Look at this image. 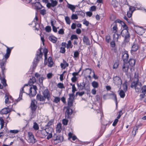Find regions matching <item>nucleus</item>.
<instances>
[{
  "instance_id": "1",
  "label": "nucleus",
  "mask_w": 146,
  "mask_h": 146,
  "mask_svg": "<svg viewBox=\"0 0 146 146\" xmlns=\"http://www.w3.org/2000/svg\"><path fill=\"white\" fill-rule=\"evenodd\" d=\"M120 23L124 29L121 32V34L122 36L124 38V41L125 43H128L129 42L130 39V35L129 34L128 27L126 24L123 21H121L119 19H117L113 23L114 26L112 28L113 31L116 33L117 32V25L116 23Z\"/></svg>"
},
{
  "instance_id": "2",
  "label": "nucleus",
  "mask_w": 146,
  "mask_h": 146,
  "mask_svg": "<svg viewBox=\"0 0 146 146\" xmlns=\"http://www.w3.org/2000/svg\"><path fill=\"white\" fill-rule=\"evenodd\" d=\"M41 48H40L39 49V51L37 52V54L36 55V57L34 60L33 62V68H36L37 65V64L39 61V58H41L43 55V54L41 51Z\"/></svg>"
},
{
  "instance_id": "3",
  "label": "nucleus",
  "mask_w": 146,
  "mask_h": 146,
  "mask_svg": "<svg viewBox=\"0 0 146 146\" xmlns=\"http://www.w3.org/2000/svg\"><path fill=\"white\" fill-rule=\"evenodd\" d=\"M37 90V88L36 85H32L30 88L29 93L27 94L29 95L30 97H33L35 96L36 94V90Z\"/></svg>"
},
{
  "instance_id": "4",
  "label": "nucleus",
  "mask_w": 146,
  "mask_h": 146,
  "mask_svg": "<svg viewBox=\"0 0 146 146\" xmlns=\"http://www.w3.org/2000/svg\"><path fill=\"white\" fill-rule=\"evenodd\" d=\"M37 103L36 101L35 100H33L31 101L30 106L31 110L32 111V112L33 114L35 111L36 109L37 106L36 104H35Z\"/></svg>"
},
{
  "instance_id": "5",
  "label": "nucleus",
  "mask_w": 146,
  "mask_h": 146,
  "mask_svg": "<svg viewBox=\"0 0 146 146\" xmlns=\"http://www.w3.org/2000/svg\"><path fill=\"white\" fill-rule=\"evenodd\" d=\"M122 58L123 59V63H127L129 57L128 52L125 51L122 52Z\"/></svg>"
},
{
  "instance_id": "6",
  "label": "nucleus",
  "mask_w": 146,
  "mask_h": 146,
  "mask_svg": "<svg viewBox=\"0 0 146 146\" xmlns=\"http://www.w3.org/2000/svg\"><path fill=\"white\" fill-rule=\"evenodd\" d=\"M6 60H1L0 61V65L1 69V72L2 74L4 76L5 70H6L5 68L6 64Z\"/></svg>"
},
{
  "instance_id": "7",
  "label": "nucleus",
  "mask_w": 146,
  "mask_h": 146,
  "mask_svg": "<svg viewBox=\"0 0 146 146\" xmlns=\"http://www.w3.org/2000/svg\"><path fill=\"white\" fill-rule=\"evenodd\" d=\"M42 94L45 99H46L48 101L50 100V95L49 91L48 89L45 90L42 92Z\"/></svg>"
},
{
  "instance_id": "8",
  "label": "nucleus",
  "mask_w": 146,
  "mask_h": 146,
  "mask_svg": "<svg viewBox=\"0 0 146 146\" xmlns=\"http://www.w3.org/2000/svg\"><path fill=\"white\" fill-rule=\"evenodd\" d=\"M73 112L72 109L69 107H67L65 112L66 118L67 119L70 118V116Z\"/></svg>"
},
{
  "instance_id": "9",
  "label": "nucleus",
  "mask_w": 146,
  "mask_h": 146,
  "mask_svg": "<svg viewBox=\"0 0 146 146\" xmlns=\"http://www.w3.org/2000/svg\"><path fill=\"white\" fill-rule=\"evenodd\" d=\"M113 80L115 84L116 85H121L122 84L121 80L119 76H116L114 77Z\"/></svg>"
},
{
  "instance_id": "10",
  "label": "nucleus",
  "mask_w": 146,
  "mask_h": 146,
  "mask_svg": "<svg viewBox=\"0 0 146 146\" xmlns=\"http://www.w3.org/2000/svg\"><path fill=\"white\" fill-rule=\"evenodd\" d=\"M58 2L56 0L54 1L51 3H48L46 4V6L48 8H50V7H54L56 6Z\"/></svg>"
},
{
  "instance_id": "11",
  "label": "nucleus",
  "mask_w": 146,
  "mask_h": 146,
  "mask_svg": "<svg viewBox=\"0 0 146 146\" xmlns=\"http://www.w3.org/2000/svg\"><path fill=\"white\" fill-rule=\"evenodd\" d=\"M11 112V110L8 108H5L2 109L0 112L2 114H5Z\"/></svg>"
},
{
  "instance_id": "12",
  "label": "nucleus",
  "mask_w": 146,
  "mask_h": 146,
  "mask_svg": "<svg viewBox=\"0 0 146 146\" xmlns=\"http://www.w3.org/2000/svg\"><path fill=\"white\" fill-rule=\"evenodd\" d=\"M138 49V45L137 42L133 43L131 48V51L133 52L136 51Z\"/></svg>"
},
{
  "instance_id": "13",
  "label": "nucleus",
  "mask_w": 146,
  "mask_h": 146,
  "mask_svg": "<svg viewBox=\"0 0 146 146\" xmlns=\"http://www.w3.org/2000/svg\"><path fill=\"white\" fill-rule=\"evenodd\" d=\"M83 41L84 43L86 45H90V41L88 36H84L83 38Z\"/></svg>"
},
{
  "instance_id": "14",
  "label": "nucleus",
  "mask_w": 146,
  "mask_h": 146,
  "mask_svg": "<svg viewBox=\"0 0 146 146\" xmlns=\"http://www.w3.org/2000/svg\"><path fill=\"white\" fill-rule=\"evenodd\" d=\"M114 33L113 35V39L115 41H117L118 39L120 38L121 37V33L119 34L116 33L115 32H114Z\"/></svg>"
},
{
  "instance_id": "15",
  "label": "nucleus",
  "mask_w": 146,
  "mask_h": 146,
  "mask_svg": "<svg viewBox=\"0 0 146 146\" xmlns=\"http://www.w3.org/2000/svg\"><path fill=\"white\" fill-rule=\"evenodd\" d=\"M129 69V65L127 63H123L122 66V70L123 72H127Z\"/></svg>"
},
{
  "instance_id": "16",
  "label": "nucleus",
  "mask_w": 146,
  "mask_h": 146,
  "mask_svg": "<svg viewBox=\"0 0 146 146\" xmlns=\"http://www.w3.org/2000/svg\"><path fill=\"white\" fill-rule=\"evenodd\" d=\"M36 100L40 101H44L45 99L43 96L40 94H38L36 96Z\"/></svg>"
},
{
  "instance_id": "17",
  "label": "nucleus",
  "mask_w": 146,
  "mask_h": 146,
  "mask_svg": "<svg viewBox=\"0 0 146 146\" xmlns=\"http://www.w3.org/2000/svg\"><path fill=\"white\" fill-rule=\"evenodd\" d=\"M82 84V85L81 83H80V84L77 83L78 89L80 90H82L85 88V84L84 83V82H83Z\"/></svg>"
},
{
  "instance_id": "18",
  "label": "nucleus",
  "mask_w": 146,
  "mask_h": 146,
  "mask_svg": "<svg viewBox=\"0 0 146 146\" xmlns=\"http://www.w3.org/2000/svg\"><path fill=\"white\" fill-rule=\"evenodd\" d=\"M63 63H61L60 65L62 68L65 69L66 67L68 66L69 64L64 59L63 60Z\"/></svg>"
},
{
  "instance_id": "19",
  "label": "nucleus",
  "mask_w": 146,
  "mask_h": 146,
  "mask_svg": "<svg viewBox=\"0 0 146 146\" xmlns=\"http://www.w3.org/2000/svg\"><path fill=\"white\" fill-rule=\"evenodd\" d=\"M36 81V79L35 77H32V78L30 79L28 82V84L30 86H32L33 84Z\"/></svg>"
},
{
  "instance_id": "20",
  "label": "nucleus",
  "mask_w": 146,
  "mask_h": 146,
  "mask_svg": "<svg viewBox=\"0 0 146 146\" xmlns=\"http://www.w3.org/2000/svg\"><path fill=\"white\" fill-rule=\"evenodd\" d=\"M138 81H139V79L138 78H137L136 81H133L131 82L130 86L132 88H135L137 86V82Z\"/></svg>"
},
{
  "instance_id": "21",
  "label": "nucleus",
  "mask_w": 146,
  "mask_h": 146,
  "mask_svg": "<svg viewBox=\"0 0 146 146\" xmlns=\"http://www.w3.org/2000/svg\"><path fill=\"white\" fill-rule=\"evenodd\" d=\"M128 63L131 66L133 67L135 64V60L133 59L130 58L128 61Z\"/></svg>"
},
{
  "instance_id": "22",
  "label": "nucleus",
  "mask_w": 146,
  "mask_h": 146,
  "mask_svg": "<svg viewBox=\"0 0 146 146\" xmlns=\"http://www.w3.org/2000/svg\"><path fill=\"white\" fill-rule=\"evenodd\" d=\"M48 39L53 43H55L57 40V38L53 36H50L49 37Z\"/></svg>"
},
{
  "instance_id": "23",
  "label": "nucleus",
  "mask_w": 146,
  "mask_h": 146,
  "mask_svg": "<svg viewBox=\"0 0 146 146\" xmlns=\"http://www.w3.org/2000/svg\"><path fill=\"white\" fill-rule=\"evenodd\" d=\"M78 7V6H75L74 5H72L71 4H70L68 3H67V7H68L70 9L72 10V11L73 12H74V9L76 8V7Z\"/></svg>"
},
{
  "instance_id": "24",
  "label": "nucleus",
  "mask_w": 146,
  "mask_h": 146,
  "mask_svg": "<svg viewBox=\"0 0 146 146\" xmlns=\"http://www.w3.org/2000/svg\"><path fill=\"white\" fill-rule=\"evenodd\" d=\"M48 61L49 62V64L48 65V66L50 67H52L53 64V62L52 58L50 56L48 58Z\"/></svg>"
},
{
  "instance_id": "25",
  "label": "nucleus",
  "mask_w": 146,
  "mask_h": 146,
  "mask_svg": "<svg viewBox=\"0 0 146 146\" xmlns=\"http://www.w3.org/2000/svg\"><path fill=\"white\" fill-rule=\"evenodd\" d=\"M92 85L94 88H97L99 86L98 83L95 81H94L92 82Z\"/></svg>"
},
{
  "instance_id": "26",
  "label": "nucleus",
  "mask_w": 146,
  "mask_h": 146,
  "mask_svg": "<svg viewBox=\"0 0 146 146\" xmlns=\"http://www.w3.org/2000/svg\"><path fill=\"white\" fill-rule=\"evenodd\" d=\"M42 6L40 4V2H36L35 3V9L36 10H39L41 9V8L40 7V6Z\"/></svg>"
},
{
  "instance_id": "27",
  "label": "nucleus",
  "mask_w": 146,
  "mask_h": 146,
  "mask_svg": "<svg viewBox=\"0 0 146 146\" xmlns=\"http://www.w3.org/2000/svg\"><path fill=\"white\" fill-rule=\"evenodd\" d=\"M111 4L114 7H116L118 6V3L116 0H112L111 1Z\"/></svg>"
},
{
  "instance_id": "28",
  "label": "nucleus",
  "mask_w": 146,
  "mask_h": 146,
  "mask_svg": "<svg viewBox=\"0 0 146 146\" xmlns=\"http://www.w3.org/2000/svg\"><path fill=\"white\" fill-rule=\"evenodd\" d=\"M44 129L45 130V131H46V132L47 133V135L48 134V133H52L53 130L52 128L50 127H46L45 129Z\"/></svg>"
},
{
  "instance_id": "29",
  "label": "nucleus",
  "mask_w": 146,
  "mask_h": 146,
  "mask_svg": "<svg viewBox=\"0 0 146 146\" xmlns=\"http://www.w3.org/2000/svg\"><path fill=\"white\" fill-rule=\"evenodd\" d=\"M29 140L30 141L31 143H35L36 141V139L34 138V136H31V138H29Z\"/></svg>"
},
{
  "instance_id": "30",
  "label": "nucleus",
  "mask_w": 146,
  "mask_h": 146,
  "mask_svg": "<svg viewBox=\"0 0 146 146\" xmlns=\"http://www.w3.org/2000/svg\"><path fill=\"white\" fill-rule=\"evenodd\" d=\"M76 12L77 13V14L78 15H80L83 17H84L85 15V13L82 11H76Z\"/></svg>"
},
{
  "instance_id": "31",
  "label": "nucleus",
  "mask_w": 146,
  "mask_h": 146,
  "mask_svg": "<svg viewBox=\"0 0 146 146\" xmlns=\"http://www.w3.org/2000/svg\"><path fill=\"white\" fill-rule=\"evenodd\" d=\"M119 95L121 98H123L125 96V94L123 90H121L119 92Z\"/></svg>"
},
{
  "instance_id": "32",
  "label": "nucleus",
  "mask_w": 146,
  "mask_h": 146,
  "mask_svg": "<svg viewBox=\"0 0 146 146\" xmlns=\"http://www.w3.org/2000/svg\"><path fill=\"white\" fill-rule=\"evenodd\" d=\"M127 83V82L126 81H125L123 84V86H124L123 90L125 92H126L127 90L128 87Z\"/></svg>"
},
{
  "instance_id": "33",
  "label": "nucleus",
  "mask_w": 146,
  "mask_h": 146,
  "mask_svg": "<svg viewBox=\"0 0 146 146\" xmlns=\"http://www.w3.org/2000/svg\"><path fill=\"white\" fill-rule=\"evenodd\" d=\"M23 93H25V92H20L19 95V97L17 100V103L22 99Z\"/></svg>"
},
{
  "instance_id": "34",
  "label": "nucleus",
  "mask_w": 146,
  "mask_h": 146,
  "mask_svg": "<svg viewBox=\"0 0 146 146\" xmlns=\"http://www.w3.org/2000/svg\"><path fill=\"white\" fill-rule=\"evenodd\" d=\"M34 129L35 130H38L39 129V127L38 125L36 122H35L34 123V125L33 127Z\"/></svg>"
},
{
  "instance_id": "35",
  "label": "nucleus",
  "mask_w": 146,
  "mask_h": 146,
  "mask_svg": "<svg viewBox=\"0 0 146 146\" xmlns=\"http://www.w3.org/2000/svg\"><path fill=\"white\" fill-rule=\"evenodd\" d=\"M141 92L142 93H146V86L144 85L141 88Z\"/></svg>"
},
{
  "instance_id": "36",
  "label": "nucleus",
  "mask_w": 146,
  "mask_h": 146,
  "mask_svg": "<svg viewBox=\"0 0 146 146\" xmlns=\"http://www.w3.org/2000/svg\"><path fill=\"white\" fill-rule=\"evenodd\" d=\"M138 129V128L136 127H134L133 128V131H132V133L134 136H135L136 135V132L137 131Z\"/></svg>"
},
{
  "instance_id": "37",
  "label": "nucleus",
  "mask_w": 146,
  "mask_h": 146,
  "mask_svg": "<svg viewBox=\"0 0 146 146\" xmlns=\"http://www.w3.org/2000/svg\"><path fill=\"white\" fill-rule=\"evenodd\" d=\"M60 125V124L59 125L58 124L56 128V131L59 133L61 131V128Z\"/></svg>"
},
{
  "instance_id": "38",
  "label": "nucleus",
  "mask_w": 146,
  "mask_h": 146,
  "mask_svg": "<svg viewBox=\"0 0 146 146\" xmlns=\"http://www.w3.org/2000/svg\"><path fill=\"white\" fill-rule=\"evenodd\" d=\"M40 132L41 134L43 135V137H45L47 135V134L46 132V131H45L44 129H43L42 130H41Z\"/></svg>"
},
{
  "instance_id": "39",
  "label": "nucleus",
  "mask_w": 146,
  "mask_h": 146,
  "mask_svg": "<svg viewBox=\"0 0 146 146\" xmlns=\"http://www.w3.org/2000/svg\"><path fill=\"white\" fill-rule=\"evenodd\" d=\"M3 78L2 80V83L5 87L7 86V84L6 83V80L5 78V76H4L3 75Z\"/></svg>"
},
{
  "instance_id": "40",
  "label": "nucleus",
  "mask_w": 146,
  "mask_h": 146,
  "mask_svg": "<svg viewBox=\"0 0 146 146\" xmlns=\"http://www.w3.org/2000/svg\"><path fill=\"white\" fill-rule=\"evenodd\" d=\"M73 104V100L68 99V106L71 107L72 106Z\"/></svg>"
},
{
  "instance_id": "41",
  "label": "nucleus",
  "mask_w": 146,
  "mask_h": 146,
  "mask_svg": "<svg viewBox=\"0 0 146 146\" xmlns=\"http://www.w3.org/2000/svg\"><path fill=\"white\" fill-rule=\"evenodd\" d=\"M45 29L46 31L48 33L50 32L51 31V27L49 26H47Z\"/></svg>"
},
{
  "instance_id": "42",
  "label": "nucleus",
  "mask_w": 146,
  "mask_h": 146,
  "mask_svg": "<svg viewBox=\"0 0 146 146\" xmlns=\"http://www.w3.org/2000/svg\"><path fill=\"white\" fill-rule=\"evenodd\" d=\"M58 140L60 142H61L63 141L64 138L63 136L59 135H58Z\"/></svg>"
},
{
  "instance_id": "43",
  "label": "nucleus",
  "mask_w": 146,
  "mask_h": 146,
  "mask_svg": "<svg viewBox=\"0 0 146 146\" xmlns=\"http://www.w3.org/2000/svg\"><path fill=\"white\" fill-rule=\"evenodd\" d=\"M57 86L58 88L61 89L64 88L63 84L61 83H58V84Z\"/></svg>"
},
{
  "instance_id": "44",
  "label": "nucleus",
  "mask_w": 146,
  "mask_h": 146,
  "mask_svg": "<svg viewBox=\"0 0 146 146\" xmlns=\"http://www.w3.org/2000/svg\"><path fill=\"white\" fill-rule=\"evenodd\" d=\"M114 97V100L116 102V106H117V98L116 95V94H114V93H113L111 94Z\"/></svg>"
},
{
  "instance_id": "45",
  "label": "nucleus",
  "mask_w": 146,
  "mask_h": 146,
  "mask_svg": "<svg viewBox=\"0 0 146 146\" xmlns=\"http://www.w3.org/2000/svg\"><path fill=\"white\" fill-rule=\"evenodd\" d=\"M70 39L71 40H72L74 39H78V37L76 35H72L71 36Z\"/></svg>"
},
{
  "instance_id": "46",
  "label": "nucleus",
  "mask_w": 146,
  "mask_h": 146,
  "mask_svg": "<svg viewBox=\"0 0 146 146\" xmlns=\"http://www.w3.org/2000/svg\"><path fill=\"white\" fill-rule=\"evenodd\" d=\"M65 19L66 23L68 25H70V21L69 17L68 16H66L65 17Z\"/></svg>"
},
{
  "instance_id": "47",
  "label": "nucleus",
  "mask_w": 146,
  "mask_h": 146,
  "mask_svg": "<svg viewBox=\"0 0 146 146\" xmlns=\"http://www.w3.org/2000/svg\"><path fill=\"white\" fill-rule=\"evenodd\" d=\"M69 98L68 99L69 100H73L74 99V94L72 93V94H69Z\"/></svg>"
},
{
  "instance_id": "48",
  "label": "nucleus",
  "mask_w": 146,
  "mask_h": 146,
  "mask_svg": "<svg viewBox=\"0 0 146 146\" xmlns=\"http://www.w3.org/2000/svg\"><path fill=\"white\" fill-rule=\"evenodd\" d=\"M68 121L67 120L65 119H64L62 120V123L64 125H66L68 124Z\"/></svg>"
},
{
  "instance_id": "49",
  "label": "nucleus",
  "mask_w": 146,
  "mask_h": 146,
  "mask_svg": "<svg viewBox=\"0 0 146 146\" xmlns=\"http://www.w3.org/2000/svg\"><path fill=\"white\" fill-rule=\"evenodd\" d=\"M106 41L108 43L110 42V41L111 40L110 36L109 35L106 36L105 38Z\"/></svg>"
},
{
  "instance_id": "50",
  "label": "nucleus",
  "mask_w": 146,
  "mask_h": 146,
  "mask_svg": "<svg viewBox=\"0 0 146 146\" xmlns=\"http://www.w3.org/2000/svg\"><path fill=\"white\" fill-rule=\"evenodd\" d=\"M60 98L59 97H55L53 102H55V103H57L60 102Z\"/></svg>"
},
{
  "instance_id": "51",
  "label": "nucleus",
  "mask_w": 146,
  "mask_h": 146,
  "mask_svg": "<svg viewBox=\"0 0 146 146\" xmlns=\"http://www.w3.org/2000/svg\"><path fill=\"white\" fill-rule=\"evenodd\" d=\"M53 120H50L49 122H48L47 124L46 125V127H49V126L52 125L53 123Z\"/></svg>"
},
{
  "instance_id": "52",
  "label": "nucleus",
  "mask_w": 146,
  "mask_h": 146,
  "mask_svg": "<svg viewBox=\"0 0 146 146\" xmlns=\"http://www.w3.org/2000/svg\"><path fill=\"white\" fill-rule=\"evenodd\" d=\"M115 40L114 41H113L111 42L110 43V46L112 48H114V47H115Z\"/></svg>"
},
{
  "instance_id": "53",
  "label": "nucleus",
  "mask_w": 146,
  "mask_h": 146,
  "mask_svg": "<svg viewBox=\"0 0 146 146\" xmlns=\"http://www.w3.org/2000/svg\"><path fill=\"white\" fill-rule=\"evenodd\" d=\"M129 11H130L131 12H132L133 13V12L135 10V9L134 7L129 6Z\"/></svg>"
},
{
  "instance_id": "54",
  "label": "nucleus",
  "mask_w": 146,
  "mask_h": 146,
  "mask_svg": "<svg viewBox=\"0 0 146 146\" xmlns=\"http://www.w3.org/2000/svg\"><path fill=\"white\" fill-rule=\"evenodd\" d=\"M79 53L78 51H76L74 53V57L77 58L78 57Z\"/></svg>"
},
{
  "instance_id": "55",
  "label": "nucleus",
  "mask_w": 146,
  "mask_h": 146,
  "mask_svg": "<svg viewBox=\"0 0 146 146\" xmlns=\"http://www.w3.org/2000/svg\"><path fill=\"white\" fill-rule=\"evenodd\" d=\"M96 98L97 101L99 102H100L101 101L102 98H101L99 95H97L96 96Z\"/></svg>"
},
{
  "instance_id": "56",
  "label": "nucleus",
  "mask_w": 146,
  "mask_h": 146,
  "mask_svg": "<svg viewBox=\"0 0 146 146\" xmlns=\"http://www.w3.org/2000/svg\"><path fill=\"white\" fill-rule=\"evenodd\" d=\"M71 19H77L78 17L76 14H72L71 16Z\"/></svg>"
},
{
  "instance_id": "57",
  "label": "nucleus",
  "mask_w": 146,
  "mask_h": 146,
  "mask_svg": "<svg viewBox=\"0 0 146 146\" xmlns=\"http://www.w3.org/2000/svg\"><path fill=\"white\" fill-rule=\"evenodd\" d=\"M46 11L45 9H42L40 11V13L41 14L44 15L46 14Z\"/></svg>"
},
{
  "instance_id": "58",
  "label": "nucleus",
  "mask_w": 146,
  "mask_h": 146,
  "mask_svg": "<svg viewBox=\"0 0 146 146\" xmlns=\"http://www.w3.org/2000/svg\"><path fill=\"white\" fill-rule=\"evenodd\" d=\"M44 79V78L43 77H42L40 78H39L38 80L40 84H42V85H43V80Z\"/></svg>"
},
{
  "instance_id": "59",
  "label": "nucleus",
  "mask_w": 146,
  "mask_h": 146,
  "mask_svg": "<svg viewBox=\"0 0 146 146\" xmlns=\"http://www.w3.org/2000/svg\"><path fill=\"white\" fill-rule=\"evenodd\" d=\"M53 138L54 142H55V141L58 140V135H57L56 134H54Z\"/></svg>"
},
{
  "instance_id": "60",
  "label": "nucleus",
  "mask_w": 146,
  "mask_h": 146,
  "mask_svg": "<svg viewBox=\"0 0 146 146\" xmlns=\"http://www.w3.org/2000/svg\"><path fill=\"white\" fill-rule=\"evenodd\" d=\"M72 92L74 94L75 92L77 91V90L75 87V84H73V85H72Z\"/></svg>"
},
{
  "instance_id": "61",
  "label": "nucleus",
  "mask_w": 146,
  "mask_h": 146,
  "mask_svg": "<svg viewBox=\"0 0 146 146\" xmlns=\"http://www.w3.org/2000/svg\"><path fill=\"white\" fill-rule=\"evenodd\" d=\"M119 65V63L117 62H115L114 63L113 68V69H116L117 68L118 66Z\"/></svg>"
},
{
  "instance_id": "62",
  "label": "nucleus",
  "mask_w": 146,
  "mask_h": 146,
  "mask_svg": "<svg viewBox=\"0 0 146 146\" xmlns=\"http://www.w3.org/2000/svg\"><path fill=\"white\" fill-rule=\"evenodd\" d=\"M64 30L63 29H61L58 31V33L59 34L63 35L64 34Z\"/></svg>"
},
{
  "instance_id": "63",
  "label": "nucleus",
  "mask_w": 146,
  "mask_h": 146,
  "mask_svg": "<svg viewBox=\"0 0 146 146\" xmlns=\"http://www.w3.org/2000/svg\"><path fill=\"white\" fill-rule=\"evenodd\" d=\"M71 46H72L71 41L69 40L68 41V44L67 45L66 47L67 48H69Z\"/></svg>"
},
{
  "instance_id": "64",
  "label": "nucleus",
  "mask_w": 146,
  "mask_h": 146,
  "mask_svg": "<svg viewBox=\"0 0 146 146\" xmlns=\"http://www.w3.org/2000/svg\"><path fill=\"white\" fill-rule=\"evenodd\" d=\"M96 7L95 6H91L90 7V11H94L96 10Z\"/></svg>"
}]
</instances>
